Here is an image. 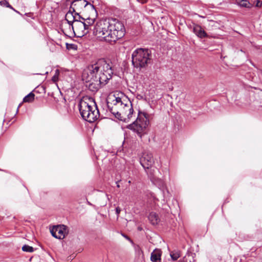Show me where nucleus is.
Masks as SVG:
<instances>
[{
	"instance_id": "14",
	"label": "nucleus",
	"mask_w": 262,
	"mask_h": 262,
	"mask_svg": "<svg viewBox=\"0 0 262 262\" xmlns=\"http://www.w3.org/2000/svg\"><path fill=\"white\" fill-rule=\"evenodd\" d=\"M82 21L85 24V27L88 29L89 31L92 30V28L93 27V24L95 21L94 17H88L86 18H82Z\"/></svg>"
},
{
	"instance_id": "4",
	"label": "nucleus",
	"mask_w": 262,
	"mask_h": 262,
	"mask_svg": "<svg viewBox=\"0 0 262 262\" xmlns=\"http://www.w3.org/2000/svg\"><path fill=\"white\" fill-rule=\"evenodd\" d=\"M79 110L82 118L89 122L95 121L99 117V112L93 98L81 100L79 104Z\"/></svg>"
},
{
	"instance_id": "13",
	"label": "nucleus",
	"mask_w": 262,
	"mask_h": 262,
	"mask_svg": "<svg viewBox=\"0 0 262 262\" xmlns=\"http://www.w3.org/2000/svg\"><path fill=\"white\" fill-rule=\"evenodd\" d=\"M162 251L160 249H156L151 253L150 260L152 262L161 261Z\"/></svg>"
},
{
	"instance_id": "10",
	"label": "nucleus",
	"mask_w": 262,
	"mask_h": 262,
	"mask_svg": "<svg viewBox=\"0 0 262 262\" xmlns=\"http://www.w3.org/2000/svg\"><path fill=\"white\" fill-rule=\"evenodd\" d=\"M51 232L54 237L58 239H63L66 233V226L62 225L55 227L51 230Z\"/></svg>"
},
{
	"instance_id": "24",
	"label": "nucleus",
	"mask_w": 262,
	"mask_h": 262,
	"mask_svg": "<svg viewBox=\"0 0 262 262\" xmlns=\"http://www.w3.org/2000/svg\"><path fill=\"white\" fill-rule=\"evenodd\" d=\"M255 3V7H261L262 6V1L260 0H256Z\"/></svg>"
},
{
	"instance_id": "16",
	"label": "nucleus",
	"mask_w": 262,
	"mask_h": 262,
	"mask_svg": "<svg viewBox=\"0 0 262 262\" xmlns=\"http://www.w3.org/2000/svg\"><path fill=\"white\" fill-rule=\"evenodd\" d=\"M235 4L241 7L250 8L252 7L251 3L247 0H235Z\"/></svg>"
},
{
	"instance_id": "30",
	"label": "nucleus",
	"mask_w": 262,
	"mask_h": 262,
	"mask_svg": "<svg viewBox=\"0 0 262 262\" xmlns=\"http://www.w3.org/2000/svg\"><path fill=\"white\" fill-rule=\"evenodd\" d=\"M20 106V104H19V105L18 106V107H19Z\"/></svg>"
},
{
	"instance_id": "8",
	"label": "nucleus",
	"mask_w": 262,
	"mask_h": 262,
	"mask_svg": "<svg viewBox=\"0 0 262 262\" xmlns=\"http://www.w3.org/2000/svg\"><path fill=\"white\" fill-rule=\"evenodd\" d=\"M140 163L145 170L149 169L154 164V160L151 153L145 151L140 158Z\"/></svg>"
},
{
	"instance_id": "7",
	"label": "nucleus",
	"mask_w": 262,
	"mask_h": 262,
	"mask_svg": "<svg viewBox=\"0 0 262 262\" xmlns=\"http://www.w3.org/2000/svg\"><path fill=\"white\" fill-rule=\"evenodd\" d=\"M88 5H90V7L92 11L94 12V6L92 5L87 0H75L74 1L71 5L70 9H72L73 11L75 12H79L83 9H86Z\"/></svg>"
},
{
	"instance_id": "3",
	"label": "nucleus",
	"mask_w": 262,
	"mask_h": 262,
	"mask_svg": "<svg viewBox=\"0 0 262 262\" xmlns=\"http://www.w3.org/2000/svg\"><path fill=\"white\" fill-rule=\"evenodd\" d=\"M113 70L112 66L103 59L98 60L95 63L90 65L82 75L83 80L97 79L104 85L112 77Z\"/></svg>"
},
{
	"instance_id": "28",
	"label": "nucleus",
	"mask_w": 262,
	"mask_h": 262,
	"mask_svg": "<svg viewBox=\"0 0 262 262\" xmlns=\"http://www.w3.org/2000/svg\"><path fill=\"white\" fill-rule=\"evenodd\" d=\"M137 98L138 99H143V96L141 95H138L137 96Z\"/></svg>"
},
{
	"instance_id": "27",
	"label": "nucleus",
	"mask_w": 262,
	"mask_h": 262,
	"mask_svg": "<svg viewBox=\"0 0 262 262\" xmlns=\"http://www.w3.org/2000/svg\"><path fill=\"white\" fill-rule=\"evenodd\" d=\"M148 0H137V1L142 4H145L147 2Z\"/></svg>"
},
{
	"instance_id": "21",
	"label": "nucleus",
	"mask_w": 262,
	"mask_h": 262,
	"mask_svg": "<svg viewBox=\"0 0 262 262\" xmlns=\"http://www.w3.org/2000/svg\"><path fill=\"white\" fill-rule=\"evenodd\" d=\"M22 250L23 251L27 252H33L34 251V248L27 245H25L22 247Z\"/></svg>"
},
{
	"instance_id": "31",
	"label": "nucleus",
	"mask_w": 262,
	"mask_h": 262,
	"mask_svg": "<svg viewBox=\"0 0 262 262\" xmlns=\"http://www.w3.org/2000/svg\"><path fill=\"white\" fill-rule=\"evenodd\" d=\"M20 106V104H19V105L18 106V107H19Z\"/></svg>"
},
{
	"instance_id": "12",
	"label": "nucleus",
	"mask_w": 262,
	"mask_h": 262,
	"mask_svg": "<svg viewBox=\"0 0 262 262\" xmlns=\"http://www.w3.org/2000/svg\"><path fill=\"white\" fill-rule=\"evenodd\" d=\"M192 29L193 33L198 37L203 38L207 37V34L200 25L193 24Z\"/></svg>"
},
{
	"instance_id": "29",
	"label": "nucleus",
	"mask_w": 262,
	"mask_h": 262,
	"mask_svg": "<svg viewBox=\"0 0 262 262\" xmlns=\"http://www.w3.org/2000/svg\"><path fill=\"white\" fill-rule=\"evenodd\" d=\"M117 187H120L119 185H118H118H117Z\"/></svg>"
},
{
	"instance_id": "15",
	"label": "nucleus",
	"mask_w": 262,
	"mask_h": 262,
	"mask_svg": "<svg viewBox=\"0 0 262 262\" xmlns=\"http://www.w3.org/2000/svg\"><path fill=\"white\" fill-rule=\"evenodd\" d=\"M72 9H70V10L67 13L65 17V19L67 21L68 23L70 25V26H72L73 23H74V19L75 17H74V12L71 10Z\"/></svg>"
},
{
	"instance_id": "9",
	"label": "nucleus",
	"mask_w": 262,
	"mask_h": 262,
	"mask_svg": "<svg viewBox=\"0 0 262 262\" xmlns=\"http://www.w3.org/2000/svg\"><path fill=\"white\" fill-rule=\"evenodd\" d=\"M85 25L82 21H76L72 28L75 34H78L79 36H83L89 32Z\"/></svg>"
},
{
	"instance_id": "26",
	"label": "nucleus",
	"mask_w": 262,
	"mask_h": 262,
	"mask_svg": "<svg viewBox=\"0 0 262 262\" xmlns=\"http://www.w3.org/2000/svg\"><path fill=\"white\" fill-rule=\"evenodd\" d=\"M121 209L120 208L118 207L116 208V213L117 214V216H118L120 213Z\"/></svg>"
},
{
	"instance_id": "11",
	"label": "nucleus",
	"mask_w": 262,
	"mask_h": 262,
	"mask_svg": "<svg viewBox=\"0 0 262 262\" xmlns=\"http://www.w3.org/2000/svg\"><path fill=\"white\" fill-rule=\"evenodd\" d=\"M87 83L86 86L92 92L97 91L102 85L101 82L97 79H92L90 81L83 80Z\"/></svg>"
},
{
	"instance_id": "22",
	"label": "nucleus",
	"mask_w": 262,
	"mask_h": 262,
	"mask_svg": "<svg viewBox=\"0 0 262 262\" xmlns=\"http://www.w3.org/2000/svg\"><path fill=\"white\" fill-rule=\"evenodd\" d=\"M74 17H75V19H74V23H73V24H74L76 21H82L81 19L82 20V18H83L79 15L78 12H74Z\"/></svg>"
},
{
	"instance_id": "23",
	"label": "nucleus",
	"mask_w": 262,
	"mask_h": 262,
	"mask_svg": "<svg viewBox=\"0 0 262 262\" xmlns=\"http://www.w3.org/2000/svg\"><path fill=\"white\" fill-rule=\"evenodd\" d=\"M67 48L68 49H76V45L74 44H69L67 43Z\"/></svg>"
},
{
	"instance_id": "1",
	"label": "nucleus",
	"mask_w": 262,
	"mask_h": 262,
	"mask_svg": "<svg viewBox=\"0 0 262 262\" xmlns=\"http://www.w3.org/2000/svg\"><path fill=\"white\" fill-rule=\"evenodd\" d=\"M125 33V29L122 22L114 18L100 20L93 27L94 34L111 44L123 37Z\"/></svg>"
},
{
	"instance_id": "19",
	"label": "nucleus",
	"mask_w": 262,
	"mask_h": 262,
	"mask_svg": "<svg viewBox=\"0 0 262 262\" xmlns=\"http://www.w3.org/2000/svg\"><path fill=\"white\" fill-rule=\"evenodd\" d=\"M0 5L1 6L10 8L11 9L14 11L15 12L19 14V12L18 11L16 10L14 8H13V7L9 4V2L7 0H0Z\"/></svg>"
},
{
	"instance_id": "25",
	"label": "nucleus",
	"mask_w": 262,
	"mask_h": 262,
	"mask_svg": "<svg viewBox=\"0 0 262 262\" xmlns=\"http://www.w3.org/2000/svg\"><path fill=\"white\" fill-rule=\"evenodd\" d=\"M151 168H149V169H146V172L148 174H149L151 176L154 175V169H150Z\"/></svg>"
},
{
	"instance_id": "2",
	"label": "nucleus",
	"mask_w": 262,
	"mask_h": 262,
	"mask_svg": "<svg viewBox=\"0 0 262 262\" xmlns=\"http://www.w3.org/2000/svg\"><path fill=\"white\" fill-rule=\"evenodd\" d=\"M107 106L108 110L116 118L124 122L130 120L134 112L131 101L125 96L116 97L113 95L109 97Z\"/></svg>"
},
{
	"instance_id": "32",
	"label": "nucleus",
	"mask_w": 262,
	"mask_h": 262,
	"mask_svg": "<svg viewBox=\"0 0 262 262\" xmlns=\"http://www.w3.org/2000/svg\"><path fill=\"white\" fill-rule=\"evenodd\" d=\"M20 106V104H19V105L18 106V107H19Z\"/></svg>"
},
{
	"instance_id": "6",
	"label": "nucleus",
	"mask_w": 262,
	"mask_h": 262,
	"mask_svg": "<svg viewBox=\"0 0 262 262\" xmlns=\"http://www.w3.org/2000/svg\"><path fill=\"white\" fill-rule=\"evenodd\" d=\"M148 124V115L146 113L139 111L136 120L128 125L127 128L137 133L139 137L142 138L143 135L146 134Z\"/></svg>"
},
{
	"instance_id": "18",
	"label": "nucleus",
	"mask_w": 262,
	"mask_h": 262,
	"mask_svg": "<svg viewBox=\"0 0 262 262\" xmlns=\"http://www.w3.org/2000/svg\"><path fill=\"white\" fill-rule=\"evenodd\" d=\"M35 95L33 93L31 92L28 95L26 96L23 99V102L31 103L34 100Z\"/></svg>"
},
{
	"instance_id": "17",
	"label": "nucleus",
	"mask_w": 262,
	"mask_h": 262,
	"mask_svg": "<svg viewBox=\"0 0 262 262\" xmlns=\"http://www.w3.org/2000/svg\"><path fill=\"white\" fill-rule=\"evenodd\" d=\"M148 217L150 222L154 225H157L160 221L157 214L153 212L149 213Z\"/></svg>"
},
{
	"instance_id": "5",
	"label": "nucleus",
	"mask_w": 262,
	"mask_h": 262,
	"mask_svg": "<svg viewBox=\"0 0 262 262\" xmlns=\"http://www.w3.org/2000/svg\"><path fill=\"white\" fill-rule=\"evenodd\" d=\"M151 54L146 49L138 48L132 53V64L136 68H145L151 62Z\"/></svg>"
},
{
	"instance_id": "20",
	"label": "nucleus",
	"mask_w": 262,
	"mask_h": 262,
	"mask_svg": "<svg viewBox=\"0 0 262 262\" xmlns=\"http://www.w3.org/2000/svg\"><path fill=\"white\" fill-rule=\"evenodd\" d=\"M170 255L173 260H176L180 257L181 253L180 251L174 250L170 252Z\"/></svg>"
}]
</instances>
